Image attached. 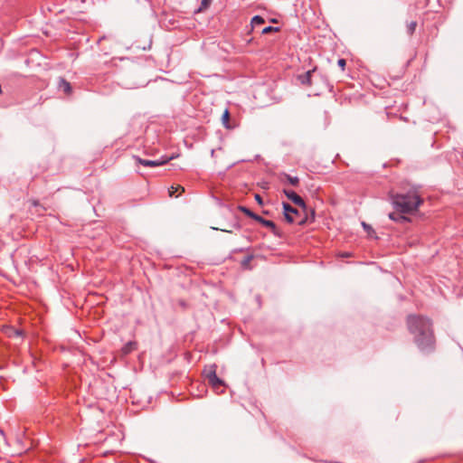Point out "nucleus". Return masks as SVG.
Instances as JSON below:
<instances>
[{
  "label": "nucleus",
  "instance_id": "obj_21",
  "mask_svg": "<svg viewBox=\"0 0 463 463\" xmlns=\"http://www.w3.org/2000/svg\"><path fill=\"white\" fill-rule=\"evenodd\" d=\"M362 225H363L364 231H366L369 234H370V232H374L373 228L369 224H367L366 222H363Z\"/></svg>",
  "mask_w": 463,
  "mask_h": 463
},
{
  "label": "nucleus",
  "instance_id": "obj_4",
  "mask_svg": "<svg viewBox=\"0 0 463 463\" xmlns=\"http://www.w3.org/2000/svg\"><path fill=\"white\" fill-rule=\"evenodd\" d=\"M135 159L137 160V162L144 166H146V167H156V166H160V165H163L165 164H166L170 159H172V157H164L163 159H160V160H148V159H142L138 156L135 157Z\"/></svg>",
  "mask_w": 463,
  "mask_h": 463
},
{
  "label": "nucleus",
  "instance_id": "obj_16",
  "mask_svg": "<svg viewBox=\"0 0 463 463\" xmlns=\"http://www.w3.org/2000/svg\"><path fill=\"white\" fill-rule=\"evenodd\" d=\"M416 26H417V23L416 22H411L408 24L407 30H408V33L410 35H411L415 32Z\"/></svg>",
  "mask_w": 463,
  "mask_h": 463
},
{
  "label": "nucleus",
  "instance_id": "obj_19",
  "mask_svg": "<svg viewBox=\"0 0 463 463\" xmlns=\"http://www.w3.org/2000/svg\"><path fill=\"white\" fill-rule=\"evenodd\" d=\"M229 118H230V113H229V110H228V109H225V111H224V112H223V114H222V119L223 124H224L226 127H228V126H227V123H228V121H229Z\"/></svg>",
  "mask_w": 463,
  "mask_h": 463
},
{
  "label": "nucleus",
  "instance_id": "obj_17",
  "mask_svg": "<svg viewBox=\"0 0 463 463\" xmlns=\"http://www.w3.org/2000/svg\"><path fill=\"white\" fill-rule=\"evenodd\" d=\"M278 31H279L278 27L267 26V27L262 29L261 33L262 34H267V33H269L271 32H278Z\"/></svg>",
  "mask_w": 463,
  "mask_h": 463
},
{
  "label": "nucleus",
  "instance_id": "obj_20",
  "mask_svg": "<svg viewBox=\"0 0 463 463\" xmlns=\"http://www.w3.org/2000/svg\"><path fill=\"white\" fill-rule=\"evenodd\" d=\"M7 330L8 331H5V333L8 334L9 335H11V333H13L15 335H21V332L19 330L14 329L13 327H8Z\"/></svg>",
  "mask_w": 463,
  "mask_h": 463
},
{
  "label": "nucleus",
  "instance_id": "obj_9",
  "mask_svg": "<svg viewBox=\"0 0 463 463\" xmlns=\"http://www.w3.org/2000/svg\"><path fill=\"white\" fill-rule=\"evenodd\" d=\"M184 192V188L181 185L174 186L172 185L168 189L169 196H175L178 197L182 193Z\"/></svg>",
  "mask_w": 463,
  "mask_h": 463
},
{
  "label": "nucleus",
  "instance_id": "obj_3",
  "mask_svg": "<svg viewBox=\"0 0 463 463\" xmlns=\"http://www.w3.org/2000/svg\"><path fill=\"white\" fill-rule=\"evenodd\" d=\"M284 217L288 223L301 224L303 220L299 218V212L288 203H282Z\"/></svg>",
  "mask_w": 463,
  "mask_h": 463
},
{
  "label": "nucleus",
  "instance_id": "obj_7",
  "mask_svg": "<svg viewBox=\"0 0 463 463\" xmlns=\"http://www.w3.org/2000/svg\"><path fill=\"white\" fill-rule=\"evenodd\" d=\"M255 221H257L258 222H260L263 226L269 228L270 230V232L274 235L279 236V230H278L277 225L275 224L274 222L269 221V220H266V219H264L263 217H261L260 215H257V217H255Z\"/></svg>",
  "mask_w": 463,
  "mask_h": 463
},
{
  "label": "nucleus",
  "instance_id": "obj_11",
  "mask_svg": "<svg viewBox=\"0 0 463 463\" xmlns=\"http://www.w3.org/2000/svg\"><path fill=\"white\" fill-rule=\"evenodd\" d=\"M137 348V343L136 342H128L127 343L123 348H122V351L124 354H129L131 353L133 350H135Z\"/></svg>",
  "mask_w": 463,
  "mask_h": 463
},
{
  "label": "nucleus",
  "instance_id": "obj_12",
  "mask_svg": "<svg viewBox=\"0 0 463 463\" xmlns=\"http://www.w3.org/2000/svg\"><path fill=\"white\" fill-rule=\"evenodd\" d=\"M265 23V20L260 15H255L251 19V25L253 28L258 27Z\"/></svg>",
  "mask_w": 463,
  "mask_h": 463
},
{
  "label": "nucleus",
  "instance_id": "obj_23",
  "mask_svg": "<svg viewBox=\"0 0 463 463\" xmlns=\"http://www.w3.org/2000/svg\"><path fill=\"white\" fill-rule=\"evenodd\" d=\"M255 199L258 201L259 203H262V200L260 194H256Z\"/></svg>",
  "mask_w": 463,
  "mask_h": 463
},
{
  "label": "nucleus",
  "instance_id": "obj_22",
  "mask_svg": "<svg viewBox=\"0 0 463 463\" xmlns=\"http://www.w3.org/2000/svg\"><path fill=\"white\" fill-rule=\"evenodd\" d=\"M337 64L338 66L344 71L345 70V64H346V61L345 59L341 58L337 61Z\"/></svg>",
  "mask_w": 463,
  "mask_h": 463
},
{
  "label": "nucleus",
  "instance_id": "obj_1",
  "mask_svg": "<svg viewBox=\"0 0 463 463\" xmlns=\"http://www.w3.org/2000/svg\"><path fill=\"white\" fill-rule=\"evenodd\" d=\"M407 326L413 335L414 342L421 351H431L435 339L430 320L422 316L411 315L407 318Z\"/></svg>",
  "mask_w": 463,
  "mask_h": 463
},
{
  "label": "nucleus",
  "instance_id": "obj_18",
  "mask_svg": "<svg viewBox=\"0 0 463 463\" xmlns=\"http://www.w3.org/2000/svg\"><path fill=\"white\" fill-rule=\"evenodd\" d=\"M211 3H212V0H202L199 11H203L204 9H207L209 7V5H211Z\"/></svg>",
  "mask_w": 463,
  "mask_h": 463
},
{
  "label": "nucleus",
  "instance_id": "obj_15",
  "mask_svg": "<svg viewBox=\"0 0 463 463\" xmlns=\"http://www.w3.org/2000/svg\"><path fill=\"white\" fill-rule=\"evenodd\" d=\"M313 73V71H308L305 73V75L302 76V83L303 84H307V85H310L311 84V75Z\"/></svg>",
  "mask_w": 463,
  "mask_h": 463
},
{
  "label": "nucleus",
  "instance_id": "obj_13",
  "mask_svg": "<svg viewBox=\"0 0 463 463\" xmlns=\"http://www.w3.org/2000/svg\"><path fill=\"white\" fill-rule=\"evenodd\" d=\"M60 89H61L66 94H70L71 91V84L65 80H61L60 81Z\"/></svg>",
  "mask_w": 463,
  "mask_h": 463
},
{
  "label": "nucleus",
  "instance_id": "obj_10",
  "mask_svg": "<svg viewBox=\"0 0 463 463\" xmlns=\"http://www.w3.org/2000/svg\"><path fill=\"white\" fill-rule=\"evenodd\" d=\"M389 218L397 222H402L408 220L405 216L396 213H389Z\"/></svg>",
  "mask_w": 463,
  "mask_h": 463
},
{
  "label": "nucleus",
  "instance_id": "obj_5",
  "mask_svg": "<svg viewBox=\"0 0 463 463\" xmlns=\"http://www.w3.org/2000/svg\"><path fill=\"white\" fill-rule=\"evenodd\" d=\"M207 380H208V383L209 384L213 387V389L219 392V389L223 386V382L222 380H221L217 375H216V373L213 371V372H211L208 375H207Z\"/></svg>",
  "mask_w": 463,
  "mask_h": 463
},
{
  "label": "nucleus",
  "instance_id": "obj_6",
  "mask_svg": "<svg viewBox=\"0 0 463 463\" xmlns=\"http://www.w3.org/2000/svg\"><path fill=\"white\" fill-rule=\"evenodd\" d=\"M283 193L285 194V195L289 199L291 200L295 204L298 205V206H301L303 208L306 207V203L304 202V200L298 194H296L294 191L292 190H288V189H284L283 190Z\"/></svg>",
  "mask_w": 463,
  "mask_h": 463
},
{
  "label": "nucleus",
  "instance_id": "obj_2",
  "mask_svg": "<svg viewBox=\"0 0 463 463\" xmlns=\"http://www.w3.org/2000/svg\"><path fill=\"white\" fill-rule=\"evenodd\" d=\"M392 202L395 209L402 213H411L418 209L422 200L416 192L396 194L392 195Z\"/></svg>",
  "mask_w": 463,
  "mask_h": 463
},
{
  "label": "nucleus",
  "instance_id": "obj_8",
  "mask_svg": "<svg viewBox=\"0 0 463 463\" xmlns=\"http://www.w3.org/2000/svg\"><path fill=\"white\" fill-rule=\"evenodd\" d=\"M281 182H288L289 184L293 186H298L299 184V178L297 176H291L288 174H283L280 178Z\"/></svg>",
  "mask_w": 463,
  "mask_h": 463
},
{
  "label": "nucleus",
  "instance_id": "obj_14",
  "mask_svg": "<svg viewBox=\"0 0 463 463\" xmlns=\"http://www.w3.org/2000/svg\"><path fill=\"white\" fill-rule=\"evenodd\" d=\"M239 209L241 212H242L243 213H245L247 216L250 217L253 220H255V217H257L258 215L245 206H240Z\"/></svg>",
  "mask_w": 463,
  "mask_h": 463
}]
</instances>
